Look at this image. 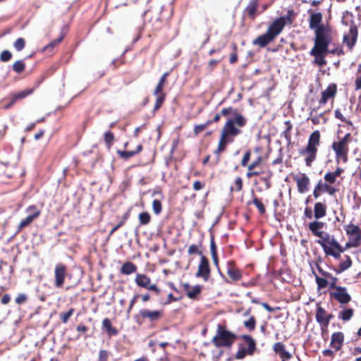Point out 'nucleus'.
<instances>
[{
  "label": "nucleus",
  "instance_id": "1",
  "mask_svg": "<svg viewBox=\"0 0 361 361\" xmlns=\"http://www.w3.org/2000/svg\"><path fill=\"white\" fill-rule=\"evenodd\" d=\"M229 114H232L233 117L228 118L221 129L218 145L216 149L214 151L216 159L212 164L213 166L219 163L221 154L227 149L228 145L233 143L235 138L242 133L241 129L247 123V118L240 114L236 109L229 106L221 109L223 116H227Z\"/></svg>",
  "mask_w": 361,
  "mask_h": 361
},
{
  "label": "nucleus",
  "instance_id": "2",
  "mask_svg": "<svg viewBox=\"0 0 361 361\" xmlns=\"http://www.w3.org/2000/svg\"><path fill=\"white\" fill-rule=\"evenodd\" d=\"M296 17L293 9H288L286 16L275 18L268 26L266 32L252 41L254 46L264 48L274 41L286 25H291Z\"/></svg>",
  "mask_w": 361,
  "mask_h": 361
},
{
  "label": "nucleus",
  "instance_id": "3",
  "mask_svg": "<svg viewBox=\"0 0 361 361\" xmlns=\"http://www.w3.org/2000/svg\"><path fill=\"white\" fill-rule=\"evenodd\" d=\"M334 32L328 23L322 22V16L317 13V65L324 63L322 57L326 53L334 52V49L329 50V46L332 42Z\"/></svg>",
  "mask_w": 361,
  "mask_h": 361
},
{
  "label": "nucleus",
  "instance_id": "4",
  "mask_svg": "<svg viewBox=\"0 0 361 361\" xmlns=\"http://www.w3.org/2000/svg\"><path fill=\"white\" fill-rule=\"evenodd\" d=\"M322 224L317 222V243L323 247L324 251L327 255H331L335 258H338L344 251V249L338 244L333 235L324 231H319Z\"/></svg>",
  "mask_w": 361,
  "mask_h": 361
},
{
  "label": "nucleus",
  "instance_id": "5",
  "mask_svg": "<svg viewBox=\"0 0 361 361\" xmlns=\"http://www.w3.org/2000/svg\"><path fill=\"white\" fill-rule=\"evenodd\" d=\"M237 338V335L229 331L225 325L218 324L216 335L211 342L217 348H231Z\"/></svg>",
  "mask_w": 361,
  "mask_h": 361
},
{
  "label": "nucleus",
  "instance_id": "6",
  "mask_svg": "<svg viewBox=\"0 0 361 361\" xmlns=\"http://www.w3.org/2000/svg\"><path fill=\"white\" fill-rule=\"evenodd\" d=\"M243 343L238 344V350L235 355L236 360H243L247 355L252 356L257 350V343L255 340L248 334H243L240 336Z\"/></svg>",
  "mask_w": 361,
  "mask_h": 361
},
{
  "label": "nucleus",
  "instance_id": "7",
  "mask_svg": "<svg viewBox=\"0 0 361 361\" xmlns=\"http://www.w3.org/2000/svg\"><path fill=\"white\" fill-rule=\"evenodd\" d=\"M164 316L162 310H149L142 308L139 310L137 314L135 316V320L139 325L142 324L145 322H148L152 326H154Z\"/></svg>",
  "mask_w": 361,
  "mask_h": 361
},
{
  "label": "nucleus",
  "instance_id": "8",
  "mask_svg": "<svg viewBox=\"0 0 361 361\" xmlns=\"http://www.w3.org/2000/svg\"><path fill=\"white\" fill-rule=\"evenodd\" d=\"M251 152L247 150L241 159L240 164L243 167H247V171L246 172V177L251 178L254 176H258L261 175V171H255V169H260L262 164L264 161V157L262 155H258L254 161L250 164H248L250 160Z\"/></svg>",
  "mask_w": 361,
  "mask_h": 361
},
{
  "label": "nucleus",
  "instance_id": "9",
  "mask_svg": "<svg viewBox=\"0 0 361 361\" xmlns=\"http://www.w3.org/2000/svg\"><path fill=\"white\" fill-rule=\"evenodd\" d=\"M299 155L304 158L307 166H311L316 159V130L309 137L307 146L298 151Z\"/></svg>",
  "mask_w": 361,
  "mask_h": 361
},
{
  "label": "nucleus",
  "instance_id": "10",
  "mask_svg": "<svg viewBox=\"0 0 361 361\" xmlns=\"http://www.w3.org/2000/svg\"><path fill=\"white\" fill-rule=\"evenodd\" d=\"M350 134L347 133L342 139L333 143L332 148L336 153L338 162H347L348 143L350 142Z\"/></svg>",
  "mask_w": 361,
  "mask_h": 361
},
{
  "label": "nucleus",
  "instance_id": "11",
  "mask_svg": "<svg viewBox=\"0 0 361 361\" xmlns=\"http://www.w3.org/2000/svg\"><path fill=\"white\" fill-rule=\"evenodd\" d=\"M228 278L224 276V281L227 283H236L243 278V271L238 267L234 260H228L226 264Z\"/></svg>",
  "mask_w": 361,
  "mask_h": 361
},
{
  "label": "nucleus",
  "instance_id": "12",
  "mask_svg": "<svg viewBox=\"0 0 361 361\" xmlns=\"http://www.w3.org/2000/svg\"><path fill=\"white\" fill-rule=\"evenodd\" d=\"M68 275V267L66 264L59 262L54 268V286L56 288H62L64 286L65 281Z\"/></svg>",
  "mask_w": 361,
  "mask_h": 361
},
{
  "label": "nucleus",
  "instance_id": "13",
  "mask_svg": "<svg viewBox=\"0 0 361 361\" xmlns=\"http://www.w3.org/2000/svg\"><path fill=\"white\" fill-rule=\"evenodd\" d=\"M135 282L138 287L152 291L157 295L161 293V289L156 283H152L150 277L144 274H137L135 278Z\"/></svg>",
  "mask_w": 361,
  "mask_h": 361
},
{
  "label": "nucleus",
  "instance_id": "14",
  "mask_svg": "<svg viewBox=\"0 0 361 361\" xmlns=\"http://www.w3.org/2000/svg\"><path fill=\"white\" fill-rule=\"evenodd\" d=\"M211 276V268L209 259L206 256H202L197 267V271L195 276L201 278L204 281H207Z\"/></svg>",
  "mask_w": 361,
  "mask_h": 361
},
{
  "label": "nucleus",
  "instance_id": "15",
  "mask_svg": "<svg viewBox=\"0 0 361 361\" xmlns=\"http://www.w3.org/2000/svg\"><path fill=\"white\" fill-rule=\"evenodd\" d=\"M313 216L316 217V203L314 204L313 208L311 206H307L305 207L302 217L304 225H307L312 234L316 235V221L307 224V220L312 219Z\"/></svg>",
  "mask_w": 361,
  "mask_h": 361
},
{
  "label": "nucleus",
  "instance_id": "16",
  "mask_svg": "<svg viewBox=\"0 0 361 361\" xmlns=\"http://www.w3.org/2000/svg\"><path fill=\"white\" fill-rule=\"evenodd\" d=\"M357 38V28L354 24H351L348 32L343 35V44L345 45L349 50H351L356 43Z\"/></svg>",
  "mask_w": 361,
  "mask_h": 361
},
{
  "label": "nucleus",
  "instance_id": "17",
  "mask_svg": "<svg viewBox=\"0 0 361 361\" xmlns=\"http://www.w3.org/2000/svg\"><path fill=\"white\" fill-rule=\"evenodd\" d=\"M293 179L296 183L300 193H305L309 190L310 179L305 173L295 175Z\"/></svg>",
  "mask_w": 361,
  "mask_h": 361
},
{
  "label": "nucleus",
  "instance_id": "18",
  "mask_svg": "<svg viewBox=\"0 0 361 361\" xmlns=\"http://www.w3.org/2000/svg\"><path fill=\"white\" fill-rule=\"evenodd\" d=\"M164 85L157 83L154 90V95L156 97V100L154 106V111L159 110L163 103L164 102L166 94L164 92Z\"/></svg>",
  "mask_w": 361,
  "mask_h": 361
},
{
  "label": "nucleus",
  "instance_id": "19",
  "mask_svg": "<svg viewBox=\"0 0 361 361\" xmlns=\"http://www.w3.org/2000/svg\"><path fill=\"white\" fill-rule=\"evenodd\" d=\"M181 286L186 292L187 297L192 300H197L198 295L201 294L203 289V286L200 284L191 287L188 283H185Z\"/></svg>",
  "mask_w": 361,
  "mask_h": 361
},
{
  "label": "nucleus",
  "instance_id": "20",
  "mask_svg": "<svg viewBox=\"0 0 361 361\" xmlns=\"http://www.w3.org/2000/svg\"><path fill=\"white\" fill-rule=\"evenodd\" d=\"M273 350L279 356L281 361H288L293 357L292 353L286 350V345L282 342L274 343Z\"/></svg>",
  "mask_w": 361,
  "mask_h": 361
},
{
  "label": "nucleus",
  "instance_id": "21",
  "mask_svg": "<svg viewBox=\"0 0 361 361\" xmlns=\"http://www.w3.org/2000/svg\"><path fill=\"white\" fill-rule=\"evenodd\" d=\"M334 298L339 301V302L343 304L348 303L351 298L350 295L347 293L346 289L342 287H337L336 288V291L334 293Z\"/></svg>",
  "mask_w": 361,
  "mask_h": 361
},
{
  "label": "nucleus",
  "instance_id": "22",
  "mask_svg": "<svg viewBox=\"0 0 361 361\" xmlns=\"http://www.w3.org/2000/svg\"><path fill=\"white\" fill-rule=\"evenodd\" d=\"M259 6V0H250L245 9L249 18L254 20L257 16V9Z\"/></svg>",
  "mask_w": 361,
  "mask_h": 361
},
{
  "label": "nucleus",
  "instance_id": "23",
  "mask_svg": "<svg viewBox=\"0 0 361 361\" xmlns=\"http://www.w3.org/2000/svg\"><path fill=\"white\" fill-rule=\"evenodd\" d=\"M336 92V86L335 85H329L328 87L322 94V98L319 100V104H325L328 99L334 97Z\"/></svg>",
  "mask_w": 361,
  "mask_h": 361
},
{
  "label": "nucleus",
  "instance_id": "24",
  "mask_svg": "<svg viewBox=\"0 0 361 361\" xmlns=\"http://www.w3.org/2000/svg\"><path fill=\"white\" fill-rule=\"evenodd\" d=\"M39 217V212L36 211L35 214H30L26 218L21 220L17 227L16 233H20L23 228L30 226L35 219Z\"/></svg>",
  "mask_w": 361,
  "mask_h": 361
},
{
  "label": "nucleus",
  "instance_id": "25",
  "mask_svg": "<svg viewBox=\"0 0 361 361\" xmlns=\"http://www.w3.org/2000/svg\"><path fill=\"white\" fill-rule=\"evenodd\" d=\"M336 283V279L333 276H327L326 279L319 277L317 274V287L324 288L326 287H333Z\"/></svg>",
  "mask_w": 361,
  "mask_h": 361
},
{
  "label": "nucleus",
  "instance_id": "26",
  "mask_svg": "<svg viewBox=\"0 0 361 361\" xmlns=\"http://www.w3.org/2000/svg\"><path fill=\"white\" fill-rule=\"evenodd\" d=\"M143 149V147L141 144L138 145L136 147L135 150L133 151H122V150H117V154L119 155V157L125 160H127L136 154L141 152Z\"/></svg>",
  "mask_w": 361,
  "mask_h": 361
},
{
  "label": "nucleus",
  "instance_id": "27",
  "mask_svg": "<svg viewBox=\"0 0 361 361\" xmlns=\"http://www.w3.org/2000/svg\"><path fill=\"white\" fill-rule=\"evenodd\" d=\"M137 270V267L135 264L131 262H126L120 268V273L123 275H130L135 273Z\"/></svg>",
  "mask_w": 361,
  "mask_h": 361
},
{
  "label": "nucleus",
  "instance_id": "28",
  "mask_svg": "<svg viewBox=\"0 0 361 361\" xmlns=\"http://www.w3.org/2000/svg\"><path fill=\"white\" fill-rule=\"evenodd\" d=\"M102 329L105 330L109 336H116L118 334V331L112 326L109 318H104L102 320Z\"/></svg>",
  "mask_w": 361,
  "mask_h": 361
},
{
  "label": "nucleus",
  "instance_id": "29",
  "mask_svg": "<svg viewBox=\"0 0 361 361\" xmlns=\"http://www.w3.org/2000/svg\"><path fill=\"white\" fill-rule=\"evenodd\" d=\"M345 231L350 236L355 235V243L354 245H356L358 240H361V232L357 226L349 224L346 226Z\"/></svg>",
  "mask_w": 361,
  "mask_h": 361
},
{
  "label": "nucleus",
  "instance_id": "30",
  "mask_svg": "<svg viewBox=\"0 0 361 361\" xmlns=\"http://www.w3.org/2000/svg\"><path fill=\"white\" fill-rule=\"evenodd\" d=\"M343 334L341 332L334 333L331 336V345L334 348L338 350L343 341Z\"/></svg>",
  "mask_w": 361,
  "mask_h": 361
},
{
  "label": "nucleus",
  "instance_id": "31",
  "mask_svg": "<svg viewBox=\"0 0 361 361\" xmlns=\"http://www.w3.org/2000/svg\"><path fill=\"white\" fill-rule=\"evenodd\" d=\"M35 90V88L25 89L19 92L12 93L11 97L14 99V101L17 102L23 99L27 96L32 94Z\"/></svg>",
  "mask_w": 361,
  "mask_h": 361
},
{
  "label": "nucleus",
  "instance_id": "32",
  "mask_svg": "<svg viewBox=\"0 0 361 361\" xmlns=\"http://www.w3.org/2000/svg\"><path fill=\"white\" fill-rule=\"evenodd\" d=\"M252 202H248V204H253L258 209L259 213L260 214H264L266 213V208L262 203V200L258 198L252 192Z\"/></svg>",
  "mask_w": 361,
  "mask_h": 361
},
{
  "label": "nucleus",
  "instance_id": "33",
  "mask_svg": "<svg viewBox=\"0 0 361 361\" xmlns=\"http://www.w3.org/2000/svg\"><path fill=\"white\" fill-rule=\"evenodd\" d=\"M330 317L331 316L326 314L323 309L317 307V322H319L323 326H326L329 324Z\"/></svg>",
  "mask_w": 361,
  "mask_h": 361
},
{
  "label": "nucleus",
  "instance_id": "34",
  "mask_svg": "<svg viewBox=\"0 0 361 361\" xmlns=\"http://www.w3.org/2000/svg\"><path fill=\"white\" fill-rule=\"evenodd\" d=\"M284 124L286 128L283 132V135L288 144L291 142V130L293 128V124L290 121H286Z\"/></svg>",
  "mask_w": 361,
  "mask_h": 361
},
{
  "label": "nucleus",
  "instance_id": "35",
  "mask_svg": "<svg viewBox=\"0 0 361 361\" xmlns=\"http://www.w3.org/2000/svg\"><path fill=\"white\" fill-rule=\"evenodd\" d=\"M202 247V243L200 242L198 245L196 244H192L189 246L188 250V253L190 255H198L202 256H204L202 254V252L201 250Z\"/></svg>",
  "mask_w": 361,
  "mask_h": 361
},
{
  "label": "nucleus",
  "instance_id": "36",
  "mask_svg": "<svg viewBox=\"0 0 361 361\" xmlns=\"http://www.w3.org/2000/svg\"><path fill=\"white\" fill-rule=\"evenodd\" d=\"M243 178L240 176H238L235 178V179L234 180L233 185H231L230 187V189H229L230 192H240L243 189Z\"/></svg>",
  "mask_w": 361,
  "mask_h": 361
},
{
  "label": "nucleus",
  "instance_id": "37",
  "mask_svg": "<svg viewBox=\"0 0 361 361\" xmlns=\"http://www.w3.org/2000/svg\"><path fill=\"white\" fill-rule=\"evenodd\" d=\"M257 320L254 316H250L249 319L243 322V326L250 331H252L256 328Z\"/></svg>",
  "mask_w": 361,
  "mask_h": 361
},
{
  "label": "nucleus",
  "instance_id": "38",
  "mask_svg": "<svg viewBox=\"0 0 361 361\" xmlns=\"http://www.w3.org/2000/svg\"><path fill=\"white\" fill-rule=\"evenodd\" d=\"M65 35H66L65 33L61 32L60 36L57 39L53 40L49 44H47L44 48V50H51V49H53L55 47L58 46L62 42V40L65 37Z\"/></svg>",
  "mask_w": 361,
  "mask_h": 361
},
{
  "label": "nucleus",
  "instance_id": "39",
  "mask_svg": "<svg viewBox=\"0 0 361 361\" xmlns=\"http://www.w3.org/2000/svg\"><path fill=\"white\" fill-rule=\"evenodd\" d=\"M138 219L140 226L147 225L151 221V216L147 212H143L138 215Z\"/></svg>",
  "mask_w": 361,
  "mask_h": 361
},
{
  "label": "nucleus",
  "instance_id": "40",
  "mask_svg": "<svg viewBox=\"0 0 361 361\" xmlns=\"http://www.w3.org/2000/svg\"><path fill=\"white\" fill-rule=\"evenodd\" d=\"M114 134L111 131H107L104 135V139L106 146L110 149L114 141Z\"/></svg>",
  "mask_w": 361,
  "mask_h": 361
},
{
  "label": "nucleus",
  "instance_id": "41",
  "mask_svg": "<svg viewBox=\"0 0 361 361\" xmlns=\"http://www.w3.org/2000/svg\"><path fill=\"white\" fill-rule=\"evenodd\" d=\"M12 68L16 73L20 74L25 71V63L23 60H18L13 64Z\"/></svg>",
  "mask_w": 361,
  "mask_h": 361
},
{
  "label": "nucleus",
  "instance_id": "42",
  "mask_svg": "<svg viewBox=\"0 0 361 361\" xmlns=\"http://www.w3.org/2000/svg\"><path fill=\"white\" fill-rule=\"evenodd\" d=\"M211 125V121H206L204 123L195 125L193 128V133L195 136L198 135L200 133L204 130L208 126Z\"/></svg>",
  "mask_w": 361,
  "mask_h": 361
},
{
  "label": "nucleus",
  "instance_id": "43",
  "mask_svg": "<svg viewBox=\"0 0 361 361\" xmlns=\"http://www.w3.org/2000/svg\"><path fill=\"white\" fill-rule=\"evenodd\" d=\"M74 312H75V309L72 307V308H70L66 312H61L59 314V318H60L61 321L62 322V323L66 324L68 322L70 317L73 314Z\"/></svg>",
  "mask_w": 361,
  "mask_h": 361
},
{
  "label": "nucleus",
  "instance_id": "44",
  "mask_svg": "<svg viewBox=\"0 0 361 361\" xmlns=\"http://www.w3.org/2000/svg\"><path fill=\"white\" fill-rule=\"evenodd\" d=\"M307 12L310 14V27L316 31V10L309 8Z\"/></svg>",
  "mask_w": 361,
  "mask_h": 361
},
{
  "label": "nucleus",
  "instance_id": "45",
  "mask_svg": "<svg viewBox=\"0 0 361 361\" xmlns=\"http://www.w3.org/2000/svg\"><path fill=\"white\" fill-rule=\"evenodd\" d=\"M352 265V261L349 256H345V259H343L340 264V270L339 271H344L345 270L350 268Z\"/></svg>",
  "mask_w": 361,
  "mask_h": 361
},
{
  "label": "nucleus",
  "instance_id": "46",
  "mask_svg": "<svg viewBox=\"0 0 361 361\" xmlns=\"http://www.w3.org/2000/svg\"><path fill=\"white\" fill-rule=\"evenodd\" d=\"M353 310L346 309L340 312L339 318L342 319L343 321H348L353 317Z\"/></svg>",
  "mask_w": 361,
  "mask_h": 361
},
{
  "label": "nucleus",
  "instance_id": "47",
  "mask_svg": "<svg viewBox=\"0 0 361 361\" xmlns=\"http://www.w3.org/2000/svg\"><path fill=\"white\" fill-rule=\"evenodd\" d=\"M110 357V352L107 350L101 349L98 353L97 361H108Z\"/></svg>",
  "mask_w": 361,
  "mask_h": 361
},
{
  "label": "nucleus",
  "instance_id": "48",
  "mask_svg": "<svg viewBox=\"0 0 361 361\" xmlns=\"http://www.w3.org/2000/svg\"><path fill=\"white\" fill-rule=\"evenodd\" d=\"M152 209L156 215H159L162 211V204L159 200H154L152 202Z\"/></svg>",
  "mask_w": 361,
  "mask_h": 361
},
{
  "label": "nucleus",
  "instance_id": "49",
  "mask_svg": "<svg viewBox=\"0 0 361 361\" xmlns=\"http://www.w3.org/2000/svg\"><path fill=\"white\" fill-rule=\"evenodd\" d=\"M25 46V41L23 38L19 37L14 42V47L17 51H21Z\"/></svg>",
  "mask_w": 361,
  "mask_h": 361
},
{
  "label": "nucleus",
  "instance_id": "50",
  "mask_svg": "<svg viewBox=\"0 0 361 361\" xmlns=\"http://www.w3.org/2000/svg\"><path fill=\"white\" fill-rule=\"evenodd\" d=\"M27 296L25 293H19L15 299V302L17 305H21L27 301Z\"/></svg>",
  "mask_w": 361,
  "mask_h": 361
},
{
  "label": "nucleus",
  "instance_id": "51",
  "mask_svg": "<svg viewBox=\"0 0 361 361\" xmlns=\"http://www.w3.org/2000/svg\"><path fill=\"white\" fill-rule=\"evenodd\" d=\"M11 58L12 54L8 50L3 51L0 56V60L3 62L8 61Z\"/></svg>",
  "mask_w": 361,
  "mask_h": 361
},
{
  "label": "nucleus",
  "instance_id": "52",
  "mask_svg": "<svg viewBox=\"0 0 361 361\" xmlns=\"http://www.w3.org/2000/svg\"><path fill=\"white\" fill-rule=\"evenodd\" d=\"M212 258L214 265L216 266V267L218 270L219 275L221 276V278H224V274L221 272L220 267H219L218 254L212 255Z\"/></svg>",
  "mask_w": 361,
  "mask_h": 361
},
{
  "label": "nucleus",
  "instance_id": "53",
  "mask_svg": "<svg viewBox=\"0 0 361 361\" xmlns=\"http://www.w3.org/2000/svg\"><path fill=\"white\" fill-rule=\"evenodd\" d=\"M326 214V207L321 203H317V219Z\"/></svg>",
  "mask_w": 361,
  "mask_h": 361
},
{
  "label": "nucleus",
  "instance_id": "54",
  "mask_svg": "<svg viewBox=\"0 0 361 361\" xmlns=\"http://www.w3.org/2000/svg\"><path fill=\"white\" fill-rule=\"evenodd\" d=\"M219 61L215 59H211L207 64V70L209 73H211L219 63Z\"/></svg>",
  "mask_w": 361,
  "mask_h": 361
},
{
  "label": "nucleus",
  "instance_id": "55",
  "mask_svg": "<svg viewBox=\"0 0 361 361\" xmlns=\"http://www.w3.org/2000/svg\"><path fill=\"white\" fill-rule=\"evenodd\" d=\"M356 90L361 89V65L359 66L357 74V78L355 80Z\"/></svg>",
  "mask_w": 361,
  "mask_h": 361
},
{
  "label": "nucleus",
  "instance_id": "56",
  "mask_svg": "<svg viewBox=\"0 0 361 361\" xmlns=\"http://www.w3.org/2000/svg\"><path fill=\"white\" fill-rule=\"evenodd\" d=\"M129 216H130V212H126L121 217V220L119 221V222L116 224L119 228L122 227L125 224L126 222L127 221V220L129 219Z\"/></svg>",
  "mask_w": 361,
  "mask_h": 361
},
{
  "label": "nucleus",
  "instance_id": "57",
  "mask_svg": "<svg viewBox=\"0 0 361 361\" xmlns=\"http://www.w3.org/2000/svg\"><path fill=\"white\" fill-rule=\"evenodd\" d=\"M36 211L39 212V216L41 214V211L35 204L29 206L28 207H27V209L25 210L26 213H27L28 214H35L36 212Z\"/></svg>",
  "mask_w": 361,
  "mask_h": 361
},
{
  "label": "nucleus",
  "instance_id": "58",
  "mask_svg": "<svg viewBox=\"0 0 361 361\" xmlns=\"http://www.w3.org/2000/svg\"><path fill=\"white\" fill-rule=\"evenodd\" d=\"M337 177L336 176V175L334 173V172H331V173H327L325 176H324V178L326 180V182H329V183H333L335 182L336 180V178Z\"/></svg>",
  "mask_w": 361,
  "mask_h": 361
},
{
  "label": "nucleus",
  "instance_id": "59",
  "mask_svg": "<svg viewBox=\"0 0 361 361\" xmlns=\"http://www.w3.org/2000/svg\"><path fill=\"white\" fill-rule=\"evenodd\" d=\"M270 178H271V175L265 176V177H262L260 178V180L264 183L266 190H269L271 187V183Z\"/></svg>",
  "mask_w": 361,
  "mask_h": 361
},
{
  "label": "nucleus",
  "instance_id": "60",
  "mask_svg": "<svg viewBox=\"0 0 361 361\" xmlns=\"http://www.w3.org/2000/svg\"><path fill=\"white\" fill-rule=\"evenodd\" d=\"M170 73L171 71L165 72L160 78L158 83L165 86L166 83L167 82V78L169 76Z\"/></svg>",
  "mask_w": 361,
  "mask_h": 361
},
{
  "label": "nucleus",
  "instance_id": "61",
  "mask_svg": "<svg viewBox=\"0 0 361 361\" xmlns=\"http://www.w3.org/2000/svg\"><path fill=\"white\" fill-rule=\"evenodd\" d=\"M88 330H89V328L82 324H80L79 325H78L76 326V331L78 332H79L80 334H86Z\"/></svg>",
  "mask_w": 361,
  "mask_h": 361
},
{
  "label": "nucleus",
  "instance_id": "62",
  "mask_svg": "<svg viewBox=\"0 0 361 361\" xmlns=\"http://www.w3.org/2000/svg\"><path fill=\"white\" fill-rule=\"evenodd\" d=\"M204 183H202L201 181L200 180H195L194 183H193V189L196 191L197 190H202V188H204Z\"/></svg>",
  "mask_w": 361,
  "mask_h": 361
},
{
  "label": "nucleus",
  "instance_id": "63",
  "mask_svg": "<svg viewBox=\"0 0 361 361\" xmlns=\"http://www.w3.org/2000/svg\"><path fill=\"white\" fill-rule=\"evenodd\" d=\"M236 49H237L236 45H235L234 46L235 51L231 54L230 59H229V62L231 63H235L238 61V54H237V52H236Z\"/></svg>",
  "mask_w": 361,
  "mask_h": 361
},
{
  "label": "nucleus",
  "instance_id": "64",
  "mask_svg": "<svg viewBox=\"0 0 361 361\" xmlns=\"http://www.w3.org/2000/svg\"><path fill=\"white\" fill-rule=\"evenodd\" d=\"M11 301V295L9 294H4L1 298V303L2 305H8Z\"/></svg>",
  "mask_w": 361,
  "mask_h": 361
}]
</instances>
